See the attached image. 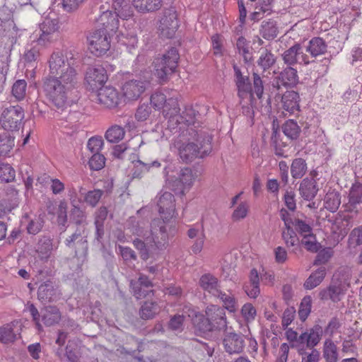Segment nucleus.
Here are the masks:
<instances>
[{"instance_id": "4468645a", "label": "nucleus", "mask_w": 362, "mask_h": 362, "mask_svg": "<svg viewBox=\"0 0 362 362\" xmlns=\"http://www.w3.org/2000/svg\"><path fill=\"white\" fill-rule=\"evenodd\" d=\"M102 13L97 18L98 28L105 30L109 34L115 33L119 28V16L110 10V6L102 5L100 7Z\"/></svg>"}, {"instance_id": "5701e85b", "label": "nucleus", "mask_w": 362, "mask_h": 362, "mask_svg": "<svg viewBox=\"0 0 362 362\" xmlns=\"http://www.w3.org/2000/svg\"><path fill=\"white\" fill-rule=\"evenodd\" d=\"M362 202V184L356 182L352 185L349 194V201L345 204V210L357 212L358 206Z\"/></svg>"}, {"instance_id": "6e6d98bb", "label": "nucleus", "mask_w": 362, "mask_h": 362, "mask_svg": "<svg viewBox=\"0 0 362 362\" xmlns=\"http://www.w3.org/2000/svg\"><path fill=\"white\" fill-rule=\"evenodd\" d=\"M71 203L74 208L71 211V214L76 224H82L86 221V214L85 212L81 209L80 207L77 206L78 201L76 199H74L72 197L70 198Z\"/></svg>"}, {"instance_id": "8fccbe9b", "label": "nucleus", "mask_w": 362, "mask_h": 362, "mask_svg": "<svg viewBox=\"0 0 362 362\" xmlns=\"http://www.w3.org/2000/svg\"><path fill=\"white\" fill-rule=\"evenodd\" d=\"M223 302V306L230 312H235L237 309V302L235 298L230 293L227 294L221 291L216 296Z\"/></svg>"}, {"instance_id": "1a4fd4ad", "label": "nucleus", "mask_w": 362, "mask_h": 362, "mask_svg": "<svg viewBox=\"0 0 362 362\" xmlns=\"http://www.w3.org/2000/svg\"><path fill=\"white\" fill-rule=\"evenodd\" d=\"M24 117V110L21 106H10L3 110L0 123L5 130H18Z\"/></svg>"}, {"instance_id": "473e14b6", "label": "nucleus", "mask_w": 362, "mask_h": 362, "mask_svg": "<svg viewBox=\"0 0 362 362\" xmlns=\"http://www.w3.org/2000/svg\"><path fill=\"white\" fill-rule=\"evenodd\" d=\"M352 276V271L350 267H339L333 274L332 281L334 284H338L345 288L350 286V280Z\"/></svg>"}, {"instance_id": "c85d7f7f", "label": "nucleus", "mask_w": 362, "mask_h": 362, "mask_svg": "<svg viewBox=\"0 0 362 362\" xmlns=\"http://www.w3.org/2000/svg\"><path fill=\"white\" fill-rule=\"evenodd\" d=\"M41 317L46 326H52L60 321L62 315L59 308L49 305L41 310Z\"/></svg>"}, {"instance_id": "a211bd4d", "label": "nucleus", "mask_w": 362, "mask_h": 362, "mask_svg": "<svg viewBox=\"0 0 362 362\" xmlns=\"http://www.w3.org/2000/svg\"><path fill=\"white\" fill-rule=\"evenodd\" d=\"M206 315L208 316L214 330H222L226 327V313L223 308L211 305L206 308Z\"/></svg>"}, {"instance_id": "b1692460", "label": "nucleus", "mask_w": 362, "mask_h": 362, "mask_svg": "<svg viewBox=\"0 0 362 362\" xmlns=\"http://www.w3.org/2000/svg\"><path fill=\"white\" fill-rule=\"evenodd\" d=\"M299 94L294 90H288L281 96L283 109L291 114L299 110Z\"/></svg>"}, {"instance_id": "13d9d810", "label": "nucleus", "mask_w": 362, "mask_h": 362, "mask_svg": "<svg viewBox=\"0 0 362 362\" xmlns=\"http://www.w3.org/2000/svg\"><path fill=\"white\" fill-rule=\"evenodd\" d=\"M16 172L9 164L0 165V180L9 182L15 179Z\"/></svg>"}, {"instance_id": "f3484780", "label": "nucleus", "mask_w": 362, "mask_h": 362, "mask_svg": "<svg viewBox=\"0 0 362 362\" xmlns=\"http://www.w3.org/2000/svg\"><path fill=\"white\" fill-rule=\"evenodd\" d=\"M85 79L90 88L94 90L107 81V71L101 65L90 66L86 71Z\"/></svg>"}, {"instance_id": "6ab92c4d", "label": "nucleus", "mask_w": 362, "mask_h": 362, "mask_svg": "<svg viewBox=\"0 0 362 362\" xmlns=\"http://www.w3.org/2000/svg\"><path fill=\"white\" fill-rule=\"evenodd\" d=\"M226 351L230 354H240L243 351L245 341L243 336L235 332H228L223 339Z\"/></svg>"}, {"instance_id": "ea45409f", "label": "nucleus", "mask_w": 362, "mask_h": 362, "mask_svg": "<svg viewBox=\"0 0 362 362\" xmlns=\"http://www.w3.org/2000/svg\"><path fill=\"white\" fill-rule=\"evenodd\" d=\"M160 312V307L156 302L146 301L141 305L139 314L142 319L149 320L154 317Z\"/></svg>"}, {"instance_id": "393cba45", "label": "nucleus", "mask_w": 362, "mask_h": 362, "mask_svg": "<svg viewBox=\"0 0 362 362\" xmlns=\"http://www.w3.org/2000/svg\"><path fill=\"white\" fill-rule=\"evenodd\" d=\"M133 167L132 169L134 178H140L148 173L151 168H160V163L158 160L146 162L140 159L134 160L132 162Z\"/></svg>"}, {"instance_id": "338daca9", "label": "nucleus", "mask_w": 362, "mask_h": 362, "mask_svg": "<svg viewBox=\"0 0 362 362\" xmlns=\"http://www.w3.org/2000/svg\"><path fill=\"white\" fill-rule=\"evenodd\" d=\"M241 313L246 321L250 322L255 320L257 311L251 303H245L242 307Z\"/></svg>"}, {"instance_id": "9d476101", "label": "nucleus", "mask_w": 362, "mask_h": 362, "mask_svg": "<svg viewBox=\"0 0 362 362\" xmlns=\"http://www.w3.org/2000/svg\"><path fill=\"white\" fill-rule=\"evenodd\" d=\"M150 78L132 79L126 81L122 88V95L127 101L137 100L149 86Z\"/></svg>"}, {"instance_id": "6e6552de", "label": "nucleus", "mask_w": 362, "mask_h": 362, "mask_svg": "<svg viewBox=\"0 0 362 362\" xmlns=\"http://www.w3.org/2000/svg\"><path fill=\"white\" fill-rule=\"evenodd\" d=\"M151 104L156 110H163V115L165 117L173 118L177 113L180 112L178 101L176 98H166V96L161 92L156 91L150 98Z\"/></svg>"}, {"instance_id": "680f3d73", "label": "nucleus", "mask_w": 362, "mask_h": 362, "mask_svg": "<svg viewBox=\"0 0 362 362\" xmlns=\"http://www.w3.org/2000/svg\"><path fill=\"white\" fill-rule=\"evenodd\" d=\"M105 163V156L100 153H96L92 154L91 157L89 159L88 164L92 170H99L104 167Z\"/></svg>"}, {"instance_id": "dca6fc26", "label": "nucleus", "mask_w": 362, "mask_h": 362, "mask_svg": "<svg viewBox=\"0 0 362 362\" xmlns=\"http://www.w3.org/2000/svg\"><path fill=\"white\" fill-rule=\"evenodd\" d=\"M97 100L105 107L114 108L119 105L120 97L116 88L112 86H105L98 90Z\"/></svg>"}, {"instance_id": "3c124183", "label": "nucleus", "mask_w": 362, "mask_h": 362, "mask_svg": "<svg viewBox=\"0 0 362 362\" xmlns=\"http://www.w3.org/2000/svg\"><path fill=\"white\" fill-rule=\"evenodd\" d=\"M27 83L25 80H17L12 86V95L15 98L21 101L25 96L26 93Z\"/></svg>"}, {"instance_id": "f704fd0d", "label": "nucleus", "mask_w": 362, "mask_h": 362, "mask_svg": "<svg viewBox=\"0 0 362 362\" xmlns=\"http://www.w3.org/2000/svg\"><path fill=\"white\" fill-rule=\"evenodd\" d=\"M326 271L325 267H320L312 272L303 284L305 288L311 290L320 285L325 277Z\"/></svg>"}, {"instance_id": "412c9836", "label": "nucleus", "mask_w": 362, "mask_h": 362, "mask_svg": "<svg viewBox=\"0 0 362 362\" xmlns=\"http://www.w3.org/2000/svg\"><path fill=\"white\" fill-rule=\"evenodd\" d=\"M234 71L235 76V84L238 89V95L241 99L249 96L250 99L252 100L253 98V93L252 92V87L249 78L243 76L240 70L236 66H234Z\"/></svg>"}, {"instance_id": "f8f14e48", "label": "nucleus", "mask_w": 362, "mask_h": 362, "mask_svg": "<svg viewBox=\"0 0 362 362\" xmlns=\"http://www.w3.org/2000/svg\"><path fill=\"white\" fill-rule=\"evenodd\" d=\"M179 27L177 14L174 7H170L164 11L160 20L159 30L163 37L172 38Z\"/></svg>"}, {"instance_id": "bb28decb", "label": "nucleus", "mask_w": 362, "mask_h": 362, "mask_svg": "<svg viewBox=\"0 0 362 362\" xmlns=\"http://www.w3.org/2000/svg\"><path fill=\"white\" fill-rule=\"evenodd\" d=\"M327 45L326 42L320 37H313L308 43L305 50L311 57H317L327 52Z\"/></svg>"}, {"instance_id": "bf43d9fd", "label": "nucleus", "mask_w": 362, "mask_h": 362, "mask_svg": "<svg viewBox=\"0 0 362 362\" xmlns=\"http://www.w3.org/2000/svg\"><path fill=\"white\" fill-rule=\"evenodd\" d=\"M311 311V298L310 296H305L302 300L299 309L298 316L302 321H305Z\"/></svg>"}, {"instance_id": "9b49d317", "label": "nucleus", "mask_w": 362, "mask_h": 362, "mask_svg": "<svg viewBox=\"0 0 362 362\" xmlns=\"http://www.w3.org/2000/svg\"><path fill=\"white\" fill-rule=\"evenodd\" d=\"M179 156L180 159L185 163H190L198 157H203L207 155L211 150L209 139L204 146L199 147L193 142L183 144L179 147Z\"/></svg>"}, {"instance_id": "5fc2aeb1", "label": "nucleus", "mask_w": 362, "mask_h": 362, "mask_svg": "<svg viewBox=\"0 0 362 362\" xmlns=\"http://www.w3.org/2000/svg\"><path fill=\"white\" fill-rule=\"evenodd\" d=\"M301 244L303 245L308 251L316 252L319 250L315 235L311 233L302 237Z\"/></svg>"}, {"instance_id": "72a5a7b5", "label": "nucleus", "mask_w": 362, "mask_h": 362, "mask_svg": "<svg viewBox=\"0 0 362 362\" xmlns=\"http://www.w3.org/2000/svg\"><path fill=\"white\" fill-rule=\"evenodd\" d=\"M279 33L277 23L272 19L262 22L260 34L267 40L276 38Z\"/></svg>"}, {"instance_id": "a18cd8bd", "label": "nucleus", "mask_w": 362, "mask_h": 362, "mask_svg": "<svg viewBox=\"0 0 362 362\" xmlns=\"http://www.w3.org/2000/svg\"><path fill=\"white\" fill-rule=\"evenodd\" d=\"M307 171V163L303 158H296L291 166V173L293 178H301Z\"/></svg>"}, {"instance_id": "37998d69", "label": "nucleus", "mask_w": 362, "mask_h": 362, "mask_svg": "<svg viewBox=\"0 0 362 362\" xmlns=\"http://www.w3.org/2000/svg\"><path fill=\"white\" fill-rule=\"evenodd\" d=\"M281 128L285 136L290 139H296L299 136L300 128L297 122L293 119L285 122Z\"/></svg>"}, {"instance_id": "7ed1b4c3", "label": "nucleus", "mask_w": 362, "mask_h": 362, "mask_svg": "<svg viewBox=\"0 0 362 362\" xmlns=\"http://www.w3.org/2000/svg\"><path fill=\"white\" fill-rule=\"evenodd\" d=\"M180 54L175 47H170L160 57L153 61L154 74L160 80L165 81L168 75L173 74L178 64Z\"/></svg>"}, {"instance_id": "052dcab7", "label": "nucleus", "mask_w": 362, "mask_h": 362, "mask_svg": "<svg viewBox=\"0 0 362 362\" xmlns=\"http://www.w3.org/2000/svg\"><path fill=\"white\" fill-rule=\"evenodd\" d=\"M103 194V191L100 189H94L88 192L84 197L86 204L92 207H95Z\"/></svg>"}, {"instance_id": "0eeeda50", "label": "nucleus", "mask_w": 362, "mask_h": 362, "mask_svg": "<svg viewBox=\"0 0 362 362\" xmlns=\"http://www.w3.org/2000/svg\"><path fill=\"white\" fill-rule=\"evenodd\" d=\"M111 35L105 30L97 28L87 37L88 49L96 57L104 55L110 48Z\"/></svg>"}, {"instance_id": "2f4dec72", "label": "nucleus", "mask_w": 362, "mask_h": 362, "mask_svg": "<svg viewBox=\"0 0 362 362\" xmlns=\"http://www.w3.org/2000/svg\"><path fill=\"white\" fill-rule=\"evenodd\" d=\"M197 115V111L192 106H186L182 114L177 113L173 118L169 119L170 122L187 125L194 124Z\"/></svg>"}, {"instance_id": "423d86ee", "label": "nucleus", "mask_w": 362, "mask_h": 362, "mask_svg": "<svg viewBox=\"0 0 362 362\" xmlns=\"http://www.w3.org/2000/svg\"><path fill=\"white\" fill-rule=\"evenodd\" d=\"M65 245L74 253L78 258L86 257L88 254V244L87 235L83 226L76 230L64 240Z\"/></svg>"}, {"instance_id": "c9c22d12", "label": "nucleus", "mask_w": 362, "mask_h": 362, "mask_svg": "<svg viewBox=\"0 0 362 362\" xmlns=\"http://www.w3.org/2000/svg\"><path fill=\"white\" fill-rule=\"evenodd\" d=\"M161 0H134L135 8L141 13L151 12L161 7Z\"/></svg>"}, {"instance_id": "c756f323", "label": "nucleus", "mask_w": 362, "mask_h": 362, "mask_svg": "<svg viewBox=\"0 0 362 362\" xmlns=\"http://www.w3.org/2000/svg\"><path fill=\"white\" fill-rule=\"evenodd\" d=\"M199 285L202 289L214 296L218 294L220 285L218 279L211 274L202 275L199 279Z\"/></svg>"}, {"instance_id": "58836bf2", "label": "nucleus", "mask_w": 362, "mask_h": 362, "mask_svg": "<svg viewBox=\"0 0 362 362\" xmlns=\"http://www.w3.org/2000/svg\"><path fill=\"white\" fill-rule=\"evenodd\" d=\"M281 236L286 247H293L292 252H294L300 245V240L292 226L285 228L282 231Z\"/></svg>"}, {"instance_id": "4d7b16f0", "label": "nucleus", "mask_w": 362, "mask_h": 362, "mask_svg": "<svg viewBox=\"0 0 362 362\" xmlns=\"http://www.w3.org/2000/svg\"><path fill=\"white\" fill-rule=\"evenodd\" d=\"M250 206L247 202H240L235 209L232 214V219L234 221H238L245 218L248 214Z\"/></svg>"}, {"instance_id": "f257e3e1", "label": "nucleus", "mask_w": 362, "mask_h": 362, "mask_svg": "<svg viewBox=\"0 0 362 362\" xmlns=\"http://www.w3.org/2000/svg\"><path fill=\"white\" fill-rule=\"evenodd\" d=\"M49 76L44 83V90L52 104L63 110L69 105V99L78 83L76 69V59L72 53L64 55L54 52L49 59Z\"/></svg>"}, {"instance_id": "69168bd1", "label": "nucleus", "mask_w": 362, "mask_h": 362, "mask_svg": "<svg viewBox=\"0 0 362 362\" xmlns=\"http://www.w3.org/2000/svg\"><path fill=\"white\" fill-rule=\"evenodd\" d=\"M293 226L295 227V229L300 233L302 237L305 235H308V233H313L310 226L300 219H295L292 224V227Z\"/></svg>"}, {"instance_id": "774afa93", "label": "nucleus", "mask_w": 362, "mask_h": 362, "mask_svg": "<svg viewBox=\"0 0 362 362\" xmlns=\"http://www.w3.org/2000/svg\"><path fill=\"white\" fill-rule=\"evenodd\" d=\"M332 252L329 249H324L318 252L314 261V265H321L327 263L331 258Z\"/></svg>"}, {"instance_id": "f03ea898", "label": "nucleus", "mask_w": 362, "mask_h": 362, "mask_svg": "<svg viewBox=\"0 0 362 362\" xmlns=\"http://www.w3.org/2000/svg\"><path fill=\"white\" fill-rule=\"evenodd\" d=\"M157 206L161 219L155 218L151 223V234L143 241L136 238L133 245L139 251L143 260L149 258L156 259L160 252L165 250L168 245L169 221L175 217V204L174 196L169 192L159 195Z\"/></svg>"}, {"instance_id": "09e8293b", "label": "nucleus", "mask_w": 362, "mask_h": 362, "mask_svg": "<svg viewBox=\"0 0 362 362\" xmlns=\"http://www.w3.org/2000/svg\"><path fill=\"white\" fill-rule=\"evenodd\" d=\"M281 78L284 85L293 86L298 82L297 70L288 66L281 73Z\"/></svg>"}, {"instance_id": "49530a36", "label": "nucleus", "mask_w": 362, "mask_h": 362, "mask_svg": "<svg viewBox=\"0 0 362 362\" xmlns=\"http://www.w3.org/2000/svg\"><path fill=\"white\" fill-rule=\"evenodd\" d=\"M79 115L80 114L77 112L71 113L68 116L69 120L62 122V127L65 134L72 135L79 129L80 124L75 120L78 118V115Z\"/></svg>"}, {"instance_id": "cd10ccee", "label": "nucleus", "mask_w": 362, "mask_h": 362, "mask_svg": "<svg viewBox=\"0 0 362 362\" xmlns=\"http://www.w3.org/2000/svg\"><path fill=\"white\" fill-rule=\"evenodd\" d=\"M317 191L316 182L313 178H305L300 185L299 192L305 200L310 201L314 199Z\"/></svg>"}, {"instance_id": "79ce46f5", "label": "nucleus", "mask_w": 362, "mask_h": 362, "mask_svg": "<svg viewBox=\"0 0 362 362\" xmlns=\"http://www.w3.org/2000/svg\"><path fill=\"white\" fill-rule=\"evenodd\" d=\"M341 204V197L338 192H329L326 194L324 199L325 207L331 212L336 211Z\"/></svg>"}, {"instance_id": "aec40b11", "label": "nucleus", "mask_w": 362, "mask_h": 362, "mask_svg": "<svg viewBox=\"0 0 362 362\" xmlns=\"http://www.w3.org/2000/svg\"><path fill=\"white\" fill-rule=\"evenodd\" d=\"M130 286L133 291L134 296L136 298L146 297L153 291V284L148 276L141 274L137 280H132Z\"/></svg>"}, {"instance_id": "39448f33", "label": "nucleus", "mask_w": 362, "mask_h": 362, "mask_svg": "<svg viewBox=\"0 0 362 362\" xmlns=\"http://www.w3.org/2000/svg\"><path fill=\"white\" fill-rule=\"evenodd\" d=\"M323 334V329L319 325L307 329L303 332L298 337V344L296 345L297 352L303 356L307 350L315 351L314 348L320 342Z\"/></svg>"}, {"instance_id": "4c0bfd02", "label": "nucleus", "mask_w": 362, "mask_h": 362, "mask_svg": "<svg viewBox=\"0 0 362 362\" xmlns=\"http://www.w3.org/2000/svg\"><path fill=\"white\" fill-rule=\"evenodd\" d=\"M53 250L52 239L48 236H43L37 243V252L41 259H47L49 258Z\"/></svg>"}, {"instance_id": "a878e982", "label": "nucleus", "mask_w": 362, "mask_h": 362, "mask_svg": "<svg viewBox=\"0 0 362 362\" xmlns=\"http://www.w3.org/2000/svg\"><path fill=\"white\" fill-rule=\"evenodd\" d=\"M346 290V288L342 287L341 285L334 284L332 280L329 286L320 291V296L322 300L330 299L334 302H337L340 300L341 296H343Z\"/></svg>"}, {"instance_id": "e433bc0d", "label": "nucleus", "mask_w": 362, "mask_h": 362, "mask_svg": "<svg viewBox=\"0 0 362 362\" xmlns=\"http://www.w3.org/2000/svg\"><path fill=\"white\" fill-rule=\"evenodd\" d=\"M111 1L113 13L119 16V18L125 19L132 15L131 7L126 0H111Z\"/></svg>"}, {"instance_id": "e2e57ef3", "label": "nucleus", "mask_w": 362, "mask_h": 362, "mask_svg": "<svg viewBox=\"0 0 362 362\" xmlns=\"http://www.w3.org/2000/svg\"><path fill=\"white\" fill-rule=\"evenodd\" d=\"M151 113V107L148 104L143 103L140 105L135 113V118L138 121L146 120Z\"/></svg>"}, {"instance_id": "20e7f679", "label": "nucleus", "mask_w": 362, "mask_h": 362, "mask_svg": "<svg viewBox=\"0 0 362 362\" xmlns=\"http://www.w3.org/2000/svg\"><path fill=\"white\" fill-rule=\"evenodd\" d=\"M59 21L54 13L46 18L40 25V34L37 45L47 47L59 38Z\"/></svg>"}, {"instance_id": "de8ad7c7", "label": "nucleus", "mask_w": 362, "mask_h": 362, "mask_svg": "<svg viewBox=\"0 0 362 362\" xmlns=\"http://www.w3.org/2000/svg\"><path fill=\"white\" fill-rule=\"evenodd\" d=\"M125 135L124 129L118 125H113L105 132V138L110 143H117L123 139Z\"/></svg>"}, {"instance_id": "ddd939ff", "label": "nucleus", "mask_w": 362, "mask_h": 362, "mask_svg": "<svg viewBox=\"0 0 362 362\" xmlns=\"http://www.w3.org/2000/svg\"><path fill=\"white\" fill-rule=\"evenodd\" d=\"M197 175L190 168H182L177 177L170 182L171 189L177 194L184 195L194 185Z\"/></svg>"}, {"instance_id": "864d4df0", "label": "nucleus", "mask_w": 362, "mask_h": 362, "mask_svg": "<svg viewBox=\"0 0 362 362\" xmlns=\"http://www.w3.org/2000/svg\"><path fill=\"white\" fill-rule=\"evenodd\" d=\"M14 146V139L4 133L0 135V156L6 155Z\"/></svg>"}, {"instance_id": "c03bdc74", "label": "nucleus", "mask_w": 362, "mask_h": 362, "mask_svg": "<svg viewBox=\"0 0 362 362\" xmlns=\"http://www.w3.org/2000/svg\"><path fill=\"white\" fill-rule=\"evenodd\" d=\"M276 62V57L270 50H262L257 60V64L264 71L269 69Z\"/></svg>"}, {"instance_id": "7c9ffc66", "label": "nucleus", "mask_w": 362, "mask_h": 362, "mask_svg": "<svg viewBox=\"0 0 362 362\" xmlns=\"http://www.w3.org/2000/svg\"><path fill=\"white\" fill-rule=\"evenodd\" d=\"M322 356L326 362H337L339 359L338 347L331 338L326 339L323 343Z\"/></svg>"}, {"instance_id": "2eb2a0df", "label": "nucleus", "mask_w": 362, "mask_h": 362, "mask_svg": "<svg viewBox=\"0 0 362 362\" xmlns=\"http://www.w3.org/2000/svg\"><path fill=\"white\" fill-rule=\"evenodd\" d=\"M284 64L293 66L296 64L308 65L310 63L309 57L303 53L300 44L296 43L282 54Z\"/></svg>"}, {"instance_id": "a19ab883", "label": "nucleus", "mask_w": 362, "mask_h": 362, "mask_svg": "<svg viewBox=\"0 0 362 362\" xmlns=\"http://www.w3.org/2000/svg\"><path fill=\"white\" fill-rule=\"evenodd\" d=\"M14 322H11L0 327V342L8 344L16 340V334L14 330Z\"/></svg>"}, {"instance_id": "603ef678", "label": "nucleus", "mask_w": 362, "mask_h": 362, "mask_svg": "<svg viewBox=\"0 0 362 362\" xmlns=\"http://www.w3.org/2000/svg\"><path fill=\"white\" fill-rule=\"evenodd\" d=\"M194 324L197 329L201 333L206 334L214 331L208 316L206 317L203 315L196 316Z\"/></svg>"}, {"instance_id": "0e129e2a", "label": "nucleus", "mask_w": 362, "mask_h": 362, "mask_svg": "<svg viewBox=\"0 0 362 362\" xmlns=\"http://www.w3.org/2000/svg\"><path fill=\"white\" fill-rule=\"evenodd\" d=\"M103 146V140L101 137H91L87 144V148L92 154L100 153Z\"/></svg>"}, {"instance_id": "4be33fe9", "label": "nucleus", "mask_w": 362, "mask_h": 362, "mask_svg": "<svg viewBox=\"0 0 362 362\" xmlns=\"http://www.w3.org/2000/svg\"><path fill=\"white\" fill-rule=\"evenodd\" d=\"M59 293L54 284L47 281L42 284L37 290L38 299L44 303L55 301L59 298Z\"/></svg>"}]
</instances>
